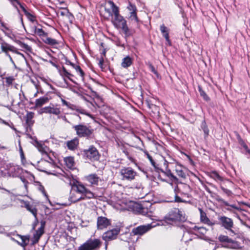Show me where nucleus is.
Returning <instances> with one entry per match:
<instances>
[{
  "label": "nucleus",
  "instance_id": "f257e3e1",
  "mask_svg": "<svg viewBox=\"0 0 250 250\" xmlns=\"http://www.w3.org/2000/svg\"><path fill=\"white\" fill-rule=\"evenodd\" d=\"M108 3L112 11L106 8H105V11L108 14L109 16L112 17V23L116 28L122 29L124 33L127 35L128 33L129 29L126 20L120 14L119 7L112 1L109 0Z\"/></svg>",
  "mask_w": 250,
  "mask_h": 250
},
{
  "label": "nucleus",
  "instance_id": "f03ea898",
  "mask_svg": "<svg viewBox=\"0 0 250 250\" xmlns=\"http://www.w3.org/2000/svg\"><path fill=\"white\" fill-rule=\"evenodd\" d=\"M166 221L168 223L183 222L186 221L185 215L179 209L174 208L171 209L165 217Z\"/></svg>",
  "mask_w": 250,
  "mask_h": 250
},
{
  "label": "nucleus",
  "instance_id": "7ed1b4c3",
  "mask_svg": "<svg viewBox=\"0 0 250 250\" xmlns=\"http://www.w3.org/2000/svg\"><path fill=\"white\" fill-rule=\"evenodd\" d=\"M101 245L99 239H89L85 243L79 247L78 250H96Z\"/></svg>",
  "mask_w": 250,
  "mask_h": 250
},
{
  "label": "nucleus",
  "instance_id": "20e7f679",
  "mask_svg": "<svg viewBox=\"0 0 250 250\" xmlns=\"http://www.w3.org/2000/svg\"><path fill=\"white\" fill-rule=\"evenodd\" d=\"M178 185L175 187L174 191L175 193H181L184 197L188 198H191L190 192L191 188L190 186L182 182H176Z\"/></svg>",
  "mask_w": 250,
  "mask_h": 250
},
{
  "label": "nucleus",
  "instance_id": "39448f33",
  "mask_svg": "<svg viewBox=\"0 0 250 250\" xmlns=\"http://www.w3.org/2000/svg\"><path fill=\"white\" fill-rule=\"evenodd\" d=\"M73 128L79 137H87L92 133V130L90 129L86 125L82 124L74 125Z\"/></svg>",
  "mask_w": 250,
  "mask_h": 250
},
{
  "label": "nucleus",
  "instance_id": "423d86ee",
  "mask_svg": "<svg viewBox=\"0 0 250 250\" xmlns=\"http://www.w3.org/2000/svg\"><path fill=\"white\" fill-rule=\"evenodd\" d=\"M120 174L124 180L131 181L135 179L136 172L131 167H123L120 171Z\"/></svg>",
  "mask_w": 250,
  "mask_h": 250
},
{
  "label": "nucleus",
  "instance_id": "0eeeda50",
  "mask_svg": "<svg viewBox=\"0 0 250 250\" xmlns=\"http://www.w3.org/2000/svg\"><path fill=\"white\" fill-rule=\"evenodd\" d=\"M83 154L91 161L98 160L100 156L97 148L93 146H90L88 149H84Z\"/></svg>",
  "mask_w": 250,
  "mask_h": 250
},
{
  "label": "nucleus",
  "instance_id": "6e6552de",
  "mask_svg": "<svg viewBox=\"0 0 250 250\" xmlns=\"http://www.w3.org/2000/svg\"><path fill=\"white\" fill-rule=\"evenodd\" d=\"M61 108L55 106L53 104H50L49 106H45L41 109V113H46L53 114L60 118V115L61 114Z\"/></svg>",
  "mask_w": 250,
  "mask_h": 250
},
{
  "label": "nucleus",
  "instance_id": "1a4fd4ad",
  "mask_svg": "<svg viewBox=\"0 0 250 250\" xmlns=\"http://www.w3.org/2000/svg\"><path fill=\"white\" fill-rule=\"evenodd\" d=\"M152 227L150 224L142 225L132 229L131 233L134 235H142L149 230Z\"/></svg>",
  "mask_w": 250,
  "mask_h": 250
},
{
  "label": "nucleus",
  "instance_id": "9d476101",
  "mask_svg": "<svg viewBox=\"0 0 250 250\" xmlns=\"http://www.w3.org/2000/svg\"><path fill=\"white\" fill-rule=\"evenodd\" d=\"M120 232V229L116 228L104 232L103 238L105 241H110L116 238Z\"/></svg>",
  "mask_w": 250,
  "mask_h": 250
},
{
  "label": "nucleus",
  "instance_id": "9b49d317",
  "mask_svg": "<svg viewBox=\"0 0 250 250\" xmlns=\"http://www.w3.org/2000/svg\"><path fill=\"white\" fill-rule=\"evenodd\" d=\"M110 224V220L105 217L99 216L97 218V226L98 229H105Z\"/></svg>",
  "mask_w": 250,
  "mask_h": 250
},
{
  "label": "nucleus",
  "instance_id": "f8f14e48",
  "mask_svg": "<svg viewBox=\"0 0 250 250\" xmlns=\"http://www.w3.org/2000/svg\"><path fill=\"white\" fill-rule=\"evenodd\" d=\"M220 225L228 230H231L233 226V222L231 219L226 216H221L219 218Z\"/></svg>",
  "mask_w": 250,
  "mask_h": 250
},
{
  "label": "nucleus",
  "instance_id": "ddd939ff",
  "mask_svg": "<svg viewBox=\"0 0 250 250\" xmlns=\"http://www.w3.org/2000/svg\"><path fill=\"white\" fill-rule=\"evenodd\" d=\"M1 49L2 51L5 53L6 55H7V53H8V51H10L20 55L23 57H24L23 55L18 52L14 46L11 45L6 42H3L1 43Z\"/></svg>",
  "mask_w": 250,
  "mask_h": 250
},
{
  "label": "nucleus",
  "instance_id": "4468645a",
  "mask_svg": "<svg viewBox=\"0 0 250 250\" xmlns=\"http://www.w3.org/2000/svg\"><path fill=\"white\" fill-rule=\"evenodd\" d=\"M34 117V113L32 112H28L25 116V121L26 125V130H31V126L34 123V121L33 120Z\"/></svg>",
  "mask_w": 250,
  "mask_h": 250
},
{
  "label": "nucleus",
  "instance_id": "2eb2a0df",
  "mask_svg": "<svg viewBox=\"0 0 250 250\" xmlns=\"http://www.w3.org/2000/svg\"><path fill=\"white\" fill-rule=\"evenodd\" d=\"M222 247L227 249L235 250L241 248L240 244L238 242L234 241L231 239H230L228 243L223 245Z\"/></svg>",
  "mask_w": 250,
  "mask_h": 250
},
{
  "label": "nucleus",
  "instance_id": "dca6fc26",
  "mask_svg": "<svg viewBox=\"0 0 250 250\" xmlns=\"http://www.w3.org/2000/svg\"><path fill=\"white\" fill-rule=\"evenodd\" d=\"M164 165L166 167L165 171L161 169V171L164 173L166 176L171 178L173 181L178 182V179L174 176L171 172V170L168 168V162L165 160Z\"/></svg>",
  "mask_w": 250,
  "mask_h": 250
},
{
  "label": "nucleus",
  "instance_id": "f3484780",
  "mask_svg": "<svg viewBox=\"0 0 250 250\" xmlns=\"http://www.w3.org/2000/svg\"><path fill=\"white\" fill-rule=\"evenodd\" d=\"M93 193L86 189L85 192H84L83 195H82L80 197L76 199H73L72 197H71V200L72 202H76L85 198L91 199L93 198Z\"/></svg>",
  "mask_w": 250,
  "mask_h": 250
},
{
  "label": "nucleus",
  "instance_id": "a211bd4d",
  "mask_svg": "<svg viewBox=\"0 0 250 250\" xmlns=\"http://www.w3.org/2000/svg\"><path fill=\"white\" fill-rule=\"evenodd\" d=\"M21 202L23 203L24 207L27 209V210L32 213L35 218L37 219V209L32 205H30L29 202L28 201H22Z\"/></svg>",
  "mask_w": 250,
  "mask_h": 250
},
{
  "label": "nucleus",
  "instance_id": "6ab92c4d",
  "mask_svg": "<svg viewBox=\"0 0 250 250\" xmlns=\"http://www.w3.org/2000/svg\"><path fill=\"white\" fill-rule=\"evenodd\" d=\"M199 211L200 213V219L201 221L208 225V226H212L215 224L214 223H212L210 220L208 218L206 215V214L201 208H199Z\"/></svg>",
  "mask_w": 250,
  "mask_h": 250
},
{
  "label": "nucleus",
  "instance_id": "aec40b11",
  "mask_svg": "<svg viewBox=\"0 0 250 250\" xmlns=\"http://www.w3.org/2000/svg\"><path fill=\"white\" fill-rule=\"evenodd\" d=\"M50 98L47 96H43L39 99H37L35 101V106L36 107H40L45 104L49 102Z\"/></svg>",
  "mask_w": 250,
  "mask_h": 250
},
{
  "label": "nucleus",
  "instance_id": "412c9836",
  "mask_svg": "<svg viewBox=\"0 0 250 250\" xmlns=\"http://www.w3.org/2000/svg\"><path fill=\"white\" fill-rule=\"evenodd\" d=\"M160 30L167 43L170 45L171 42L169 39V29L164 24H162L160 26Z\"/></svg>",
  "mask_w": 250,
  "mask_h": 250
},
{
  "label": "nucleus",
  "instance_id": "4be33fe9",
  "mask_svg": "<svg viewBox=\"0 0 250 250\" xmlns=\"http://www.w3.org/2000/svg\"><path fill=\"white\" fill-rule=\"evenodd\" d=\"M87 181L92 185H98L99 177L96 174H91L86 177Z\"/></svg>",
  "mask_w": 250,
  "mask_h": 250
},
{
  "label": "nucleus",
  "instance_id": "5701e85b",
  "mask_svg": "<svg viewBox=\"0 0 250 250\" xmlns=\"http://www.w3.org/2000/svg\"><path fill=\"white\" fill-rule=\"evenodd\" d=\"M64 161L66 166L70 169H73L75 166V162L73 157H67L64 158Z\"/></svg>",
  "mask_w": 250,
  "mask_h": 250
},
{
  "label": "nucleus",
  "instance_id": "b1692460",
  "mask_svg": "<svg viewBox=\"0 0 250 250\" xmlns=\"http://www.w3.org/2000/svg\"><path fill=\"white\" fill-rule=\"evenodd\" d=\"M45 227V222H42L41 226L40 228L36 231V233L34 234V238L38 241L40 239V237L44 233V229Z\"/></svg>",
  "mask_w": 250,
  "mask_h": 250
},
{
  "label": "nucleus",
  "instance_id": "393cba45",
  "mask_svg": "<svg viewBox=\"0 0 250 250\" xmlns=\"http://www.w3.org/2000/svg\"><path fill=\"white\" fill-rule=\"evenodd\" d=\"M72 188L78 193L82 194V195H83L86 190V188H85V187L80 184H73L72 186Z\"/></svg>",
  "mask_w": 250,
  "mask_h": 250
},
{
  "label": "nucleus",
  "instance_id": "a878e982",
  "mask_svg": "<svg viewBox=\"0 0 250 250\" xmlns=\"http://www.w3.org/2000/svg\"><path fill=\"white\" fill-rule=\"evenodd\" d=\"M132 63V59L129 56H127L123 59L122 66L124 68H127Z\"/></svg>",
  "mask_w": 250,
  "mask_h": 250
},
{
  "label": "nucleus",
  "instance_id": "bb28decb",
  "mask_svg": "<svg viewBox=\"0 0 250 250\" xmlns=\"http://www.w3.org/2000/svg\"><path fill=\"white\" fill-rule=\"evenodd\" d=\"M69 108L71 109L72 110L76 111L78 113H81L82 114H84V115H86L87 116H90V115L89 114L87 113V112L84 109H83L80 107L77 106L76 105H74L73 104H72L71 105Z\"/></svg>",
  "mask_w": 250,
  "mask_h": 250
},
{
  "label": "nucleus",
  "instance_id": "cd10ccee",
  "mask_svg": "<svg viewBox=\"0 0 250 250\" xmlns=\"http://www.w3.org/2000/svg\"><path fill=\"white\" fill-rule=\"evenodd\" d=\"M78 144V140L77 139H75L68 141L67 143V146L69 149L74 150L76 148Z\"/></svg>",
  "mask_w": 250,
  "mask_h": 250
},
{
  "label": "nucleus",
  "instance_id": "c85d7f7f",
  "mask_svg": "<svg viewBox=\"0 0 250 250\" xmlns=\"http://www.w3.org/2000/svg\"><path fill=\"white\" fill-rule=\"evenodd\" d=\"M18 236L21 238V242H19L18 241L16 242L21 246L25 248L28 244L29 237L21 235H18Z\"/></svg>",
  "mask_w": 250,
  "mask_h": 250
},
{
  "label": "nucleus",
  "instance_id": "c756f323",
  "mask_svg": "<svg viewBox=\"0 0 250 250\" xmlns=\"http://www.w3.org/2000/svg\"><path fill=\"white\" fill-rule=\"evenodd\" d=\"M52 165L51 163L48 162L46 160H42V161L41 162V163L39 166V167H42V166H46V167H49L50 166H52ZM47 169H48L47 167H43V168L40 169V170L44 172L45 173H50V172H48L47 171Z\"/></svg>",
  "mask_w": 250,
  "mask_h": 250
},
{
  "label": "nucleus",
  "instance_id": "7c9ffc66",
  "mask_svg": "<svg viewBox=\"0 0 250 250\" xmlns=\"http://www.w3.org/2000/svg\"><path fill=\"white\" fill-rule=\"evenodd\" d=\"M175 171L176 172L177 175L181 178L183 179H185L186 178L187 175L186 173L182 169L181 166H178L176 167Z\"/></svg>",
  "mask_w": 250,
  "mask_h": 250
},
{
  "label": "nucleus",
  "instance_id": "2f4dec72",
  "mask_svg": "<svg viewBox=\"0 0 250 250\" xmlns=\"http://www.w3.org/2000/svg\"><path fill=\"white\" fill-rule=\"evenodd\" d=\"M210 177L217 182H223L224 181V178L215 171L210 173Z\"/></svg>",
  "mask_w": 250,
  "mask_h": 250
},
{
  "label": "nucleus",
  "instance_id": "473e14b6",
  "mask_svg": "<svg viewBox=\"0 0 250 250\" xmlns=\"http://www.w3.org/2000/svg\"><path fill=\"white\" fill-rule=\"evenodd\" d=\"M45 38L43 40V42L49 45H53L58 44V42L52 38L47 37V36L45 37Z\"/></svg>",
  "mask_w": 250,
  "mask_h": 250
},
{
  "label": "nucleus",
  "instance_id": "72a5a7b5",
  "mask_svg": "<svg viewBox=\"0 0 250 250\" xmlns=\"http://www.w3.org/2000/svg\"><path fill=\"white\" fill-rule=\"evenodd\" d=\"M145 153L146 154L147 158L148 159V160L150 162L152 166H153V167L155 169H159L158 165L154 162V161L153 160L152 157L149 154L148 152L146 151H145Z\"/></svg>",
  "mask_w": 250,
  "mask_h": 250
},
{
  "label": "nucleus",
  "instance_id": "f704fd0d",
  "mask_svg": "<svg viewBox=\"0 0 250 250\" xmlns=\"http://www.w3.org/2000/svg\"><path fill=\"white\" fill-rule=\"evenodd\" d=\"M60 73L62 76L66 77L72 81L70 77L72 76V75L68 72L64 67H62V70L60 71Z\"/></svg>",
  "mask_w": 250,
  "mask_h": 250
},
{
  "label": "nucleus",
  "instance_id": "c9c22d12",
  "mask_svg": "<svg viewBox=\"0 0 250 250\" xmlns=\"http://www.w3.org/2000/svg\"><path fill=\"white\" fill-rule=\"evenodd\" d=\"M201 128L204 131L205 137H207L209 133V129H208L207 124L205 121H203L202 123Z\"/></svg>",
  "mask_w": 250,
  "mask_h": 250
},
{
  "label": "nucleus",
  "instance_id": "e433bc0d",
  "mask_svg": "<svg viewBox=\"0 0 250 250\" xmlns=\"http://www.w3.org/2000/svg\"><path fill=\"white\" fill-rule=\"evenodd\" d=\"M35 33L41 37L42 36L45 37L47 35V34L42 29L37 28V27L35 28Z\"/></svg>",
  "mask_w": 250,
  "mask_h": 250
},
{
  "label": "nucleus",
  "instance_id": "4c0bfd02",
  "mask_svg": "<svg viewBox=\"0 0 250 250\" xmlns=\"http://www.w3.org/2000/svg\"><path fill=\"white\" fill-rule=\"evenodd\" d=\"M199 88V91L200 93V94L201 96H202L205 100L206 101H208L209 100V97L208 96V95L206 94L205 92L201 88L200 86L198 87Z\"/></svg>",
  "mask_w": 250,
  "mask_h": 250
},
{
  "label": "nucleus",
  "instance_id": "58836bf2",
  "mask_svg": "<svg viewBox=\"0 0 250 250\" xmlns=\"http://www.w3.org/2000/svg\"><path fill=\"white\" fill-rule=\"evenodd\" d=\"M129 19L132 21H134L136 22L139 21V20L136 14V11L130 12Z\"/></svg>",
  "mask_w": 250,
  "mask_h": 250
},
{
  "label": "nucleus",
  "instance_id": "ea45409f",
  "mask_svg": "<svg viewBox=\"0 0 250 250\" xmlns=\"http://www.w3.org/2000/svg\"><path fill=\"white\" fill-rule=\"evenodd\" d=\"M21 170L20 168L18 167H11L9 169V172L13 175V176H16L17 173L14 172L17 171V173Z\"/></svg>",
  "mask_w": 250,
  "mask_h": 250
},
{
  "label": "nucleus",
  "instance_id": "a19ab883",
  "mask_svg": "<svg viewBox=\"0 0 250 250\" xmlns=\"http://www.w3.org/2000/svg\"><path fill=\"white\" fill-rule=\"evenodd\" d=\"M230 238H229L228 236L221 235L219 236L218 239L221 242L228 243Z\"/></svg>",
  "mask_w": 250,
  "mask_h": 250
},
{
  "label": "nucleus",
  "instance_id": "79ce46f5",
  "mask_svg": "<svg viewBox=\"0 0 250 250\" xmlns=\"http://www.w3.org/2000/svg\"><path fill=\"white\" fill-rule=\"evenodd\" d=\"M220 188L224 192V193H225L228 196H230L232 195V191L227 188H226L225 187L222 186V185H220Z\"/></svg>",
  "mask_w": 250,
  "mask_h": 250
},
{
  "label": "nucleus",
  "instance_id": "37998d69",
  "mask_svg": "<svg viewBox=\"0 0 250 250\" xmlns=\"http://www.w3.org/2000/svg\"><path fill=\"white\" fill-rule=\"evenodd\" d=\"M77 72L80 73V75L81 77H83L84 76V72L81 69L80 66L74 65V66L73 67Z\"/></svg>",
  "mask_w": 250,
  "mask_h": 250
},
{
  "label": "nucleus",
  "instance_id": "c03bdc74",
  "mask_svg": "<svg viewBox=\"0 0 250 250\" xmlns=\"http://www.w3.org/2000/svg\"><path fill=\"white\" fill-rule=\"evenodd\" d=\"M60 8L61 9H63L64 10L63 11H61L60 12V14L61 16H70L71 14L70 13H69L68 10L65 8H63V7H61Z\"/></svg>",
  "mask_w": 250,
  "mask_h": 250
},
{
  "label": "nucleus",
  "instance_id": "a18cd8bd",
  "mask_svg": "<svg viewBox=\"0 0 250 250\" xmlns=\"http://www.w3.org/2000/svg\"><path fill=\"white\" fill-rule=\"evenodd\" d=\"M35 142L36 143V146H37L38 149H39V150L42 153H44V152L46 153V152L44 150V149L43 147V146L41 144L39 143L37 141H36Z\"/></svg>",
  "mask_w": 250,
  "mask_h": 250
},
{
  "label": "nucleus",
  "instance_id": "49530a36",
  "mask_svg": "<svg viewBox=\"0 0 250 250\" xmlns=\"http://www.w3.org/2000/svg\"><path fill=\"white\" fill-rule=\"evenodd\" d=\"M127 9L130 11V12L137 11L136 6L130 3H129V5H128Z\"/></svg>",
  "mask_w": 250,
  "mask_h": 250
},
{
  "label": "nucleus",
  "instance_id": "de8ad7c7",
  "mask_svg": "<svg viewBox=\"0 0 250 250\" xmlns=\"http://www.w3.org/2000/svg\"><path fill=\"white\" fill-rule=\"evenodd\" d=\"M219 201H222L226 206H229L231 208L236 209L237 210H239V208L236 207L235 205H229V203L226 201H223L222 199H219Z\"/></svg>",
  "mask_w": 250,
  "mask_h": 250
},
{
  "label": "nucleus",
  "instance_id": "09e8293b",
  "mask_svg": "<svg viewBox=\"0 0 250 250\" xmlns=\"http://www.w3.org/2000/svg\"><path fill=\"white\" fill-rule=\"evenodd\" d=\"M177 193H176L177 194ZM175 201L177 203L186 202V201L183 200L181 198L178 196L177 194L175 196Z\"/></svg>",
  "mask_w": 250,
  "mask_h": 250
},
{
  "label": "nucleus",
  "instance_id": "8fccbe9b",
  "mask_svg": "<svg viewBox=\"0 0 250 250\" xmlns=\"http://www.w3.org/2000/svg\"><path fill=\"white\" fill-rule=\"evenodd\" d=\"M61 101L63 105H66L69 108L70 107L71 105L72 104H71L67 102L66 101L62 98L61 99Z\"/></svg>",
  "mask_w": 250,
  "mask_h": 250
},
{
  "label": "nucleus",
  "instance_id": "3c124183",
  "mask_svg": "<svg viewBox=\"0 0 250 250\" xmlns=\"http://www.w3.org/2000/svg\"><path fill=\"white\" fill-rule=\"evenodd\" d=\"M13 81V79L11 77H7L6 78V82L9 84H12Z\"/></svg>",
  "mask_w": 250,
  "mask_h": 250
},
{
  "label": "nucleus",
  "instance_id": "603ef678",
  "mask_svg": "<svg viewBox=\"0 0 250 250\" xmlns=\"http://www.w3.org/2000/svg\"><path fill=\"white\" fill-rule=\"evenodd\" d=\"M4 122L5 123V124H4V125L9 126L10 127H11V128H12L14 130H16L14 126L13 123H11L10 124H9L8 122H6L5 121H4Z\"/></svg>",
  "mask_w": 250,
  "mask_h": 250
},
{
  "label": "nucleus",
  "instance_id": "864d4df0",
  "mask_svg": "<svg viewBox=\"0 0 250 250\" xmlns=\"http://www.w3.org/2000/svg\"><path fill=\"white\" fill-rule=\"evenodd\" d=\"M149 68H150V70L151 71V72H152L153 73H154V74H155L156 75L157 74V72L156 70H155L154 67L152 65L150 64L149 65Z\"/></svg>",
  "mask_w": 250,
  "mask_h": 250
},
{
  "label": "nucleus",
  "instance_id": "5fc2aeb1",
  "mask_svg": "<svg viewBox=\"0 0 250 250\" xmlns=\"http://www.w3.org/2000/svg\"><path fill=\"white\" fill-rule=\"evenodd\" d=\"M21 181L24 184L25 187L26 188L28 181L24 178L22 177H21Z\"/></svg>",
  "mask_w": 250,
  "mask_h": 250
},
{
  "label": "nucleus",
  "instance_id": "6e6d98bb",
  "mask_svg": "<svg viewBox=\"0 0 250 250\" xmlns=\"http://www.w3.org/2000/svg\"><path fill=\"white\" fill-rule=\"evenodd\" d=\"M193 229L195 230H205V229L204 227H198L196 226H195L194 228H193ZM201 232H203L202 231H201Z\"/></svg>",
  "mask_w": 250,
  "mask_h": 250
},
{
  "label": "nucleus",
  "instance_id": "4d7b16f0",
  "mask_svg": "<svg viewBox=\"0 0 250 250\" xmlns=\"http://www.w3.org/2000/svg\"><path fill=\"white\" fill-rule=\"evenodd\" d=\"M6 56L7 57H8V58H9L10 59V62H12V63L14 65H15V62H14L13 61L12 58H11V56L10 55V54L9 53H7V55Z\"/></svg>",
  "mask_w": 250,
  "mask_h": 250
},
{
  "label": "nucleus",
  "instance_id": "13d9d810",
  "mask_svg": "<svg viewBox=\"0 0 250 250\" xmlns=\"http://www.w3.org/2000/svg\"><path fill=\"white\" fill-rule=\"evenodd\" d=\"M203 187L207 192H208L209 193H211V191H210V189L206 185H203Z\"/></svg>",
  "mask_w": 250,
  "mask_h": 250
},
{
  "label": "nucleus",
  "instance_id": "bf43d9fd",
  "mask_svg": "<svg viewBox=\"0 0 250 250\" xmlns=\"http://www.w3.org/2000/svg\"><path fill=\"white\" fill-rule=\"evenodd\" d=\"M203 187L207 192H208L209 193H211V191H210V189L206 185H203Z\"/></svg>",
  "mask_w": 250,
  "mask_h": 250
},
{
  "label": "nucleus",
  "instance_id": "052dcab7",
  "mask_svg": "<svg viewBox=\"0 0 250 250\" xmlns=\"http://www.w3.org/2000/svg\"><path fill=\"white\" fill-rule=\"evenodd\" d=\"M243 147L248 153L250 154V149H249L246 144Z\"/></svg>",
  "mask_w": 250,
  "mask_h": 250
},
{
  "label": "nucleus",
  "instance_id": "680f3d73",
  "mask_svg": "<svg viewBox=\"0 0 250 250\" xmlns=\"http://www.w3.org/2000/svg\"><path fill=\"white\" fill-rule=\"evenodd\" d=\"M61 118L63 121H64L65 122L69 123V122L68 121V120H67V119H66V117L65 116H62V115L61 116L60 115V118Z\"/></svg>",
  "mask_w": 250,
  "mask_h": 250
},
{
  "label": "nucleus",
  "instance_id": "e2e57ef3",
  "mask_svg": "<svg viewBox=\"0 0 250 250\" xmlns=\"http://www.w3.org/2000/svg\"><path fill=\"white\" fill-rule=\"evenodd\" d=\"M103 63H104V59H103V58L102 57V58L100 59V61H99V65H100V66L101 67H102V65H103Z\"/></svg>",
  "mask_w": 250,
  "mask_h": 250
},
{
  "label": "nucleus",
  "instance_id": "0e129e2a",
  "mask_svg": "<svg viewBox=\"0 0 250 250\" xmlns=\"http://www.w3.org/2000/svg\"><path fill=\"white\" fill-rule=\"evenodd\" d=\"M66 64H69V65H71L72 67L74 66V65L75 64H74L73 63L71 62L69 60H66Z\"/></svg>",
  "mask_w": 250,
  "mask_h": 250
},
{
  "label": "nucleus",
  "instance_id": "69168bd1",
  "mask_svg": "<svg viewBox=\"0 0 250 250\" xmlns=\"http://www.w3.org/2000/svg\"><path fill=\"white\" fill-rule=\"evenodd\" d=\"M239 143L243 147L244 146V145H246L244 142L241 139L240 140Z\"/></svg>",
  "mask_w": 250,
  "mask_h": 250
},
{
  "label": "nucleus",
  "instance_id": "338daca9",
  "mask_svg": "<svg viewBox=\"0 0 250 250\" xmlns=\"http://www.w3.org/2000/svg\"><path fill=\"white\" fill-rule=\"evenodd\" d=\"M1 26L5 30H8L9 29L6 27V26L5 25L4 23H3V22H1Z\"/></svg>",
  "mask_w": 250,
  "mask_h": 250
},
{
  "label": "nucleus",
  "instance_id": "774afa93",
  "mask_svg": "<svg viewBox=\"0 0 250 250\" xmlns=\"http://www.w3.org/2000/svg\"><path fill=\"white\" fill-rule=\"evenodd\" d=\"M40 190H42V192L46 196V193L44 190V188L43 187H41L40 188Z\"/></svg>",
  "mask_w": 250,
  "mask_h": 250
}]
</instances>
